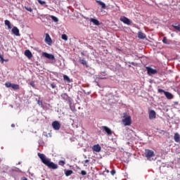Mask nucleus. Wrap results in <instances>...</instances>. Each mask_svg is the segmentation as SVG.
Masks as SVG:
<instances>
[{
	"label": "nucleus",
	"instance_id": "f8f14e48",
	"mask_svg": "<svg viewBox=\"0 0 180 180\" xmlns=\"http://www.w3.org/2000/svg\"><path fill=\"white\" fill-rule=\"evenodd\" d=\"M25 56L27 57V58L30 59L32 57H33V54H32V52L30 50H25Z\"/></svg>",
	"mask_w": 180,
	"mask_h": 180
},
{
	"label": "nucleus",
	"instance_id": "c756f323",
	"mask_svg": "<svg viewBox=\"0 0 180 180\" xmlns=\"http://www.w3.org/2000/svg\"><path fill=\"white\" fill-rule=\"evenodd\" d=\"M39 4H40V5H46V1H43L41 0H37Z\"/></svg>",
	"mask_w": 180,
	"mask_h": 180
},
{
	"label": "nucleus",
	"instance_id": "7ed1b4c3",
	"mask_svg": "<svg viewBox=\"0 0 180 180\" xmlns=\"http://www.w3.org/2000/svg\"><path fill=\"white\" fill-rule=\"evenodd\" d=\"M155 155L154 151L150 149L145 150V156L148 160H150L151 157H154Z\"/></svg>",
	"mask_w": 180,
	"mask_h": 180
},
{
	"label": "nucleus",
	"instance_id": "c9c22d12",
	"mask_svg": "<svg viewBox=\"0 0 180 180\" xmlns=\"http://www.w3.org/2000/svg\"><path fill=\"white\" fill-rule=\"evenodd\" d=\"M81 174H82V175H86V172L85 170H82V171L81 172Z\"/></svg>",
	"mask_w": 180,
	"mask_h": 180
},
{
	"label": "nucleus",
	"instance_id": "6ab92c4d",
	"mask_svg": "<svg viewBox=\"0 0 180 180\" xmlns=\"http://www.w3.org/2000/svg\"><path fill=\"white\" fill-rule=\"evenodd\" d=\"M61 98H63L64 101H70V96H68V95L65 93L61 95Z\"/></svg>",
	"mask_w": 180,
	"mask_h": 180
},
{
	"label": "nucleus",
	"instance_id": "0eeeda50",
	"mask_svg": "<svg viewBox=\"0 0 180 180\" xmlns=\"http://www.w3.org/2000/svg\"><path fill=\"white\" fill-rule=\"evenodd\" d=\"M52 127L54 130H60L61 129V124L58 121H55L52 122Z\"/></svg>",
	"mask_w": 180,
	"mask_h": 180
},
{
	"label": "nucleus",
	"instance_id": "c03bdc74",
	"mask_svg": "<svg viewBox=\"0 0 180 180\" xmlns=\"http://www.w3.org/2000/svg\"><path fill=\"white\" fill-rule=\"evenodd\" d=\"M85 162H86V163L89 162V160H85Z\"/></svg>",
	"mask_w": 180,
	"mask_h": 180
},
{
	"label": "nucleus",
	"instance_id": "ddd939ff",
	"mask_svg": "<svg viewBox=\"0 0 180 180\" xmlns=\"http://www.w3.org/2000/svg\"><path fill=\"white\" fill-rule=\"evenodd\" d=\"M149 119L150 120H153V119H155V111L152 110L149 112Z\"/></svg>",
	"mask_w": 180,
	"mask_h": 180
},
{
	"label": "nucleus",
	"instance_id": "473e14b6",
	"mask_svg": "<svg viewBox=\"0 0 180 180\" xmlns=\"http://www.w3.org/2000/svg\"><path fill=\"white\" fill-rule=\"evenodd\" d=\"M105 75H106V72H102L101 73H100L99 77H102V76L105 77Z\"/></svg>",
	"mask_w": 180,
	"mask_h": 180
},
{
	"label": "nucleus",
	"instance_id": "2f4dec72",
	"mask_svg": "<svg viewBox=\"0 0 180 180\" xmlns=\"http://www.w3.org/2000/svg\"><path fill=\"white\" fill-rule=\"evenodd\" d=\"M173 27L174 29H176V30H179V32H180V26L174 25Z\"/></svg>",
	"mask_w": 180,
	"mask_h": 180
},
{
	"label": "nucleus",
	"instance_id": "4468645a",
	"mask_svg": "<svg viewBox=\"0 0 180 180\" xmlns=\"http://www.w3.org/2000/svg\"><path fill=\"white\" fill-rule=\"evenodd\" d=\"M165 96H166V98L167 99H173L174 98V95H172V94H171L168 91L165 92Z\"/></svg>",
	"mask_w": 180,
	"mask_h": 180
},
{
	"label": "nucleus",
	"instance_id": "79ce46f5",
	"mask_svg": "<svg viewBox=\"0 0 180 180\" xmlns=\"http://www.w3.org/2000/svg\"><path fill=\"white\" fill-rule=\"evenodd\" d=\"M51 86L53 89L56 88V86H54L53 84H51Z\"/></svg>",
	"mask_w": 180,
	"mask_h": 180
},
{
	"label": "nucleus",
	"instance_id": "1a4fd4ad",
	"mask_svg": "<svg viewBox=\"0 0 180 180\" xmlns=\"http://www.w3.org/2000/svg\"><path fill=\"white\" fill-rule=\"evenodd\" d=\"M45 42L46 44H49V46H51V43H53V40H51L50 34H46Z\"/></svg>",
	"mask_w": 180,
	"mask_h": 180
},
{
	"label": "nucleus",
	"instance_id": "aec40b11",
	"mask_svg": "<svg viewBox=\"0 0 180 180\" xmlns=\"http://www.w3.org/2000/svg\"><path fill=\"white\" fill-rule=\"evenodd\" d=\"M73 174V172L72 170H67V169H65V175L66 176H70V175H72Z\"/></svg>",
	"mask_w": 180,
	"mask_h": 180
},
{
	"label": "nucleus",
	"instance_id": "a878e982",
	"mask_svg": "<svg viewBox=\"0 0 180 180\" xmlns=\"http://www.w3.org/2000/svg\"><path fill=\"white\" fill-rule=\"evenodd\" d=\"M51 19H52V20H53V22H58V18H57V17L54 16V15H51Z\"/></svg>",
	"mask_w": 180,
	"mask_h": 180
},
{
	"label": "nucleus",
	"instance_id": "39448f33",
	"mask_svg": "<svg viewBox=\"0 0 180 180\" xmlns=\"http://www.w3.org/2000/svg\"><path fill=\"white\" fill-rule=\"evenodd\" d=\"M101 129L102 130V131H105V133H106L108 136H112V134H113V131H112V129H110L109 127L106 126L101 127Z\"/></svg>",
	"mask_w": 180,
	"mask_h": 180
},
{
	"label": "nucleus",
	"instance_id": "e433bc0d",
	"mask_svg": "<svg viewBox=\"0 0 180 180\" xmlns=\"http://www.w3.org/2000/svg\"><path fill=\"white\" fill-rule=\"evenodd\" d=\"M4 60H5V59H4V58H2L1 59V60H0V63H1V64H4ZM5 61H8V60H5Z\"/></svg>",
	"mask_w": 180,
	"mask_h": 180
},
{
	"label": "nucleus",
	"instance_id": "58836bf2",
	"mask_svg": "<svg viewBox=\"0 0 180 180\" xmlns=\"http://www.w3.org/2000/svg\"><path fill=\"white\" fill-rule=\"evenodd\" d=\"M98 78L99 79H106V77H103L102 76L99 77Z\"/></svg>",
	"mask_w": 180,
	"mask_h": 180
},
{
	"label": "nucleus",
	"instance_id": "a19ab883",
	"mask_svg": "<svg viewBox=\"0 0 180 180\" xmlns=\"http://www.w3.org/2000/svg\"><path fill=\"white\" fill-rule=\"evenodd\" d=\"M4 58V56H2L1 53H0V59L3 58Z\"/></svg>",
	"mask_w": 180,
	"mask_h": 180
},
{
	"label": "nucleus",
	"instance_id": "412c9836",
	"mask_svg": "<svg viewBox=\"0 0 180 180\" xmlns=\"http://www.w3.org/2000/svg\"><path fill=\"white\" fill-rule=\"evenodd\" d=\"M11 88L13 89H14L15 91L18 90V89H20V86H19V84H13L11 85Z\"/></svg>",
	"mask_w": 180,
	"mask_h": 180
},
{
	"label": "nucleus",
	"instance_id": "bb28decb",
	"mask_svg": "<svg viewBox=\"0 0 180 180\" xmlns=\"http://www.w3.org/2000/svg\"><path fill=\"white\" fill-rule=\"evenodd\" d=\"M61 39H63V40L67 41V40H68V37H67V34H62V36H61Z\"/></svg>",
	"mask_w": 180,
	"mask_h": 180
},
{
	"label": "nucleus",
	"instance_id": "b1692460",
	"mask_svg": "<svg viewBox=\"0 0 180 180\" xmlns=\"http://www.w3.org/2000/svg\"><path fill=\"white\" fill-rule=\"evenodd\" d=\"M63 79L67 82H71V79H70V77L65 75H63Z\"/></svg>",
	"mask_w": 180,
	"mask_h": 180
},
{
	"label": "nucleus",
	"instance_id": "7c9ffc66",
	"mask_svg": "<svg viewBox=\"0 0 180 180\" xmlns=\"http://www.w3.org/2000/svg\"><path fill=\"white\" fill-rule=\"evenodd\" d=\"M26 11H28V12H33V9H32L30 7H25Z\"/></svg>",
	"mask_w": 180,
	"mask_h": 180
},
{
	"label": "nucleus",
	"instance_id": "9d476101",
	"mask_svg": "<svg viewBox=\"0 0 180 180\" xmlns=\"http://www.w3.org/2000/svg\"><path fill=\"white\" fill-rule=\"evenodd\" d=\"M11 32L13 34H15V36H20V34L19 33V29L17 27H13L11 30Z\"/></svg>",
	"mask_w": 180,
	"mask_h": 180
},
{
	"label": "nucleus",
	"instance_id": "cd10ccee",
	"mask_svg": "<svg viewBox=\"0 0 180 180\" xmlns=\"http://www.w3.org/2000/svg\"><path fill=\"white\" fill-rule=\"evenodd\" d=\"M162 42L165 44H168V39H167V37H165L162 39Z\"/></svg>",
	"mask_w": 180,
	"mask_h": 180
},
{
	"label": "nucleus",
	"instance_id": "f257e3e1",
	"mask_svg": "<svg viewBox=\"0 0 180 180\" xmlns=\"http://www.w3.org/2000/svg\"><path fill=\"white\" fill-rule=\"evenodd\" d=\"M38 157L41 160V162L44 164L48 168L51 169H57L58 168V165L53 162H51V159L46 157V155L43 153H38Z\"/></svg>",
	"mask_w": 180,
	"mask_h": 180
},
{
	"label": "nucleus",
	"instance_id": "6e6552de",
	"mask_svg": "<svg viewBox=\"0 0 180 180\" xmlns=\"http://www.w3.org/2000/svg\"><path fill=\"white\" fill-rule=\"evenodd\" d=\"M146 70L148 71V75H154V74H157V72H158L157 70L148 67H146Z\"/></svg>",
	"mask_w": 180,
	"mask_h": 180
},
{
	"label": "nucleus",
	"instance_id": "f704fd0d",
	"mask_svg": "<svg viewBox=\"0 0 180 180\" xmlns=\"http://www.w3.org/2000/svg\"><path fill=\"white\" fill-rule=\"evenodd\" d=\"M110 174L111 175H115V174H116V170L115 169L111 170Z\"/></svg>",
	"mask_w": 180,
	"mask_h": 180
},
{
	"label": "nucleus",
	"instance_id": "423d86ee",
	"mask_svg": "<svg viewBox=\"0 0 180 180\" xmlns=\"http://www.w3.org/2000/svg\"><path fill=\"white\" fill-rule=\"evenodd\" d=\"M43 57H45V58H48V60H51V61H54L56 60V58L54 57V55L47 53L46 52H44L42 53Z\"/></svg>",
	"mask_w": 180,
	"mask_h": 180
},
{
	"label": "nucleus",
	"instance_id": "393cba45",
	"mask_svg": "<svg viewBox=\"0 0 180 180\" xmlns=\"http://www.w3.org/2000/svg\"><path fill=\"white\" fill-rule=\"evenodd\" d=\"M12 84H13L12 83L8 82H6V83H5V86H6V88H12Z\"/></svg>",
	"mask_w": 180,
	"mask_h": 180
},
{
	"label": "nucleus",
	"instance_id": "4be33fe9",
	"mask_svg": "<svg viewBox=\"0 0 180 180\" xmlns=\"http://www.w3.org/2000/svg\"><path fill=\"white\" fill-rule=\"evenodd\" d=\"M138 37L139 39H144L146 37V34L141 32H139L138 33Z\"/></svg>",
	"mask_w": 180,
	"mask_h": 180
},
{
	"label": "nucleus",
	"instance_id": "f03ea898",
	"mask_svg": "<svg viewBox=\"0 0 180 180\" xmlns=\"http://www.w3.org/2000/svg\"><path fill=\"white\" fill-rule=\"evenodd\" d=\"M124 126H130L131 124V117L130 115H124L122 119Z\"/></svg>",
	"mask_w": 180,
	"mask_h": 180
},
{
	"label": "nucleus",
	"instance_id": "ea45409f",
	"mask_svg": "<svg viewBox=\"0 0 180 180\" xmlns=\"http://www.w3.org/2000/svg\"><path fill=\"white\" fill-rule=\"evenodd\" d=\"M30 85H32V86H33L34 85V82H31Z\"/></svg>",
	"mask_w": 180,
	"mask_h": 180
},
{
	"label": "nucleus",
	"instance_id": "a211bd4d",
	"mask_svg": "<svg viewBox=\"0 0 180 180\" xmlns=\"http://www.w3.org/2000/svg\"><path fill=\"white\" fill-rule=\"evenodd\" d=\"M6 26H8V29H12V24H11V21L6 20L4 21Z\"/></svg>",
	"mask_w": 180,
	"mask_h": 180
},
{
	"label": "nucleus",
	"instance_id": "2eb2a0df",
	"mask_svg": "<svg viewBox=\"0 0 180 180\" xmlns=\"http://www.w3.org/2000/svg\"><path fill=\"white\" fill-rule=\"evenodd\" d=\"M90 22L94 23V25H95L96 26H99V25H101L99 23V20L94 19V18H90Z\"/></svg>",
	"mask_w": 180,
	"mask_h": 180
},
{
	"label": "nucleus",
	"instance_id": "4c0bfd02",
	"mask_svg": "<svg viewBox=\"0 0 180 180\" xmlns=\"http://www.w3.org/2000/svg\"><path fill=\"white\" fill-rule=\"evenodd\" d=\"M37 103H38V105H43V102H41V101H40V100H39L38 101H37Z\"/></svg>",
	"mask_w": 180,
	"mask_h": 180
},
{
	"label": "nucleus",
	"instance_id": "37998d69",
	"mask_svg": "<svg viewBox=\"0 0 180 180\" xmlns=\"http://www.w3.org/2000/svg\"><path fill=\"white\" fill-rule=\"evenodd\" d=\"M11 127H15V124H12Z\"/></svg>",
	"mask_w": 180,
	"mask_h": 180
},
{
	"label": "nucleus",
	"instance_id": "dca6fc26",
	"mask_svg": "<svg viewBox=\"0 0 180 180\" xmlns=\"http://www.w3.org/2000/svg\"><path fill=\"white\" fill-rule=\"evenodd\" d=\"M174 141L176 143H179L180 141V136L179 134L176 133L174 134Z\"/></svg>",
	"mask_w": 180,
	"mask_h": 180
},
{
	"label": "nucleus",
	"instance_id": "5701e85b",
	"mask_svg": "<svg viewBox=\"0 0 180 180\" xmlns=\"http://www.w3.org/2000/svg\"><path fill=\"white\" fill-rule=\"evenodd\" d=\"M79 63H81L82 65H86L87 67L88 63L84 59H79Z\"/></svg>",
	"mask_w": 180,
	"mask_h": 180
},
{
	"label": "nucleus",
	"instance_id": "20e7f679",
	"mask_svg": "<svg viewBox=\"0 0 180 180\" xmlns=\"http://www.w3.org/2000/svg\"><path fill=\"white\" fill-rule=\"evenodd\" d=\"M120 20L124 23L125 25H128V26H130L131 25V20L130 19L127 18V17L125 16H121L120 18Z\"/></svg>",
	"mask_w": 180,
	"mask_h": 180
},
{
	"label": "nucleus",
	"instance_id": "c85d7f7f",
	"mask_svg": "<svg viewBox=\"0 0 180 180\" xmlns=\"http://www.w3.org/2000/svg\"><path fill=\"white\" fill-rule=\"evenodd\" d=\"M58 164L61 166V167H64V165H65V162L63 160H60Z\"/></svg>",
	"mask_w": 180,
	"mask_h": 180
},
{
	"label": "nucleus",
	"instance_id": "72a5a7b5",
	"mask_svg": "<svg viewBox=\"0 0 180 180\" xmlns=\"http://www.w3.org/2000/svg\"><path fill=\"white\" fill-rule=\"evenodd\" d=\"M158 92H160V94H161V93L163 92V94H165V92H167V91H164L163 89H158Z\"/></svg>",
	"mask_w": 180,
	"mask_h": 180
},
{
	"label": "nucleus",
	"instance_id": "9b49d317",
	"mask_svg": "<svg viewBox=\"0 0 180 180\" xmlns=\"http://www.w3.org/2000/svg\"><path fill=\"white\" fill-rule=\"evenodd\" d=\"M92 150L96 153H100L101 150V146H99V144L94 145L92 148Z\"/></svg>",
	"mask_w": 180,
	"mask_h": 180
},
{
	"label": "nucleus",
	"instance_id": "f3484780",
	"mask_svg": "<svg viewBox=\"0 0 180 180\" xmlns=\"http://www.w3.org/2000/svg\"><path fill=\"white\" fill-rule=\"evenodd\" d=\"M96 3L98 4V5H100L103 9H105L106 8V4H105V3L101 1H96Z\"/></svg>",
	"mask_w": 180,
	"mask_h": 180
}]
</instances>
